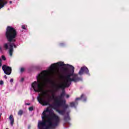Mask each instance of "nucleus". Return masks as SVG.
Returning a JSON list of instances; mask_svg holds the SVG:
<instances>
[{"mask_svg": "<svg viewBox=\"0 0 129 129\" xmlns=\"http://www.w3.org/2000/svg\"><path fill=\"white\" fill-rule=\"evenodd\" d=\"M42 121L38 122V129H54L60 122V117L51 111L49 108L42 112Z\"/></svg>", "mask_w": 129, "mask_h": 129, "instance_id": "nucleus-1", "label": "nucleus"}, {"mask_svg": "<svg viewBox=\"0 0 129 129\" xmlns=\"http://www.w3.org/2000/svg\"><path fill=\"white\" fill-rule=\"evenodd\" d=\"M17 36H18V32H17L16 29L11 26L7 27L5 36L9 43H5L3 45V48L5 50H9V46H10L9 54L10 56H13L14 47V48H17V45L15 44V42L17 41L16 39Z\"/></svg>", "mask_w": 129, "mask_h": 129, "instance_id": "nucleus-2", "label": "nucleus"}, {"mask_svg": "<svg viewBox=\"0 0 129 129\" xmlns=\"http://www.w3.org/2000/svg\"><path fill=\"white\" fill-rule=\"evenodd\" d=\"M47 73L48 71H42L37 76V81H34L31 84V87L35 92H42L44 88L46 87L48 85V83L52 82V80L47 77Z\"/></svg>", "mask_w": 129, "mask_h": 129, "instance_id": "nucleus-3", "label": "nucleus"}, {"mask_svg": "<svg viewBox=\"0 0 129 129\" xmlns=\"http://www.w3.org/2000/svg\"><path fill=\"white\" fill-rule=\"evenodd\" d=\"M71 68V73L68 74L66 77V81L64 82L65 84H67L69 87L71 85V82H73L76 83L82 80L81 78L78 77V74H74V68L73 66L70 65Z\"/></svg>", "mask_w": 129, "mask_h": 129, "instance_id": "nucleus-4", "label": "nucleus"}, {"mask_svg": "<svg viewBox=\"0 0 129 129\" xmlns=\"http://www.w3.org/2000/svg\"><path fill=\"white\" fill-rule=\"evenodd\" d=\"M50 98L53 100H54V105L56 107H60V106H62L63 104H65V103H66V101L61 100L55 97L54 93L52 94V96L50 97Z\"/></svg>", "mask_w": 129, "mask_h": 129, "instance_id": "nucleus-5", "label": "nucleus"}, {"mask_svg": "<svg viewBox=\"0 0 129 129\" xmlns=\"http://www.w3.org/2000/svg\"><path fill=\"white\" fill-rule=\"evenodd\" d=\"M52 88L54 89V91H59L60 89H62V90H64L65 88L69 87V86L67 84H56L55 83H52Z\"/></svg>", "mask_w": 129, "mask_h": 129, "instance_id": "nucleus-6", "label": "nucleus"}, {"mask_svg": "<svg viewBox=\"0 0 129 129\" xmlns=\"http://www.w3.org/2000/svg\"><path fill=\"white\" fill-rule=\"evenodd\" d=\"M57 65L59 67H62V66H65L66 64H64V62H59L56 63H52L49 69L50 72L53 73L55 71V69H56L57 67Z\"/></svg>", "mask_w": 129, "mask_h": 129, "instance_id": "nucleus-7", "label": "nucleus"}, {"mask_svg": "<svg viewBox=\"0 0 129 129\" xmlns=\"http://www.w3.org/2000/svg\"><path fill=\"white\" fill-rule=\"evenodd\" d=\"M2 70L6 75H11L12 74V68L7 65H3Z\"/></svg>", "mask_w": 129, "mask_h": 129, "instance_id": "nucleus-8", "label": "nucleus"}, {"mask_svg": "<svg viewBox=\"0 0 129 129\" xmlns=\"http://www.w3.org/2000/svg\"><path fill=\"white\" fill-rule=\"evenodd\" d=\"M84 73L87 74V75L90 76V74L89 73V70H88V68L85 66L81 68L78 74L79 75H83Z\"/></svg>", "mask_w": 129, "mask_h": 129, "instance_id": "nucleus-9", "label": "nucleus"}, {"mask_svg": "<svg viewBox=\"0 0 129 129\" xmlns=\"http://www.w3.org/2000/svg\"><path fill=\"white\" fill-rule=\"evenodd\" d=\"M62 106H63L64 108L62 110H60L56 109V112H58L60 115H64L65 114V112H66V109L69 107V106L67 104H63Z\"/></svg>", "mask_w": 129, "mask_h": 129, "instance_id": "nucleus-10", "label": "nucleus"}, {"mask_svg": "<svg viewBox=\"0 0 129 129\" xmlns=\"http://www.w3.org/2000/svg\"><path fill=\"white\" fill-rule=\"evenodd\" d=\"M37 100L40 104H43V102L44 103L43 105H47V104H49V102H50V99H48V101H44V98L41 97V94L39 95V96L37 97Z\"/></svg>", "mask_w": 129, "mask_h": 129, "instance_id": "nucleus-11", "label": "nucleus"}, {"mask_svg": "<svg viewBox=\"0 0 129 129\" xmlns=\"http://www.w3.org/2000/svg\"><path fill=\"white\" fill-rule=\"evenodd\" d=\"M7 4H8V1L6 0H0V10L2 9V8H4Z\"/></svg>", "mask_w": 129, "mask_h": 129, "instance_id": "nucleus-12", "label": "nucleus"}, {"mask_svg": "<svg viewBox=\"0 0 129 129\" xmlns=\"http://www.w3.org/2000/svg\"><path fill=\"white\" fill-rule=\"evenodd\" d=\"M9 120L10 121L11 125L13 126L15 122V119L14 118V116L13 115H11L9 116Z\"/></svg>", "mask_w": 129, "mask_h": 129, "instance_id": "nucleus-13", "label": "nucleus"}, {"mask_svg": "<svg viewBox=\"0 0 129 129\" xmlns=\"http://www.w3.org/2000/svg\"><path fill=\"white\" fill-rule=\"evenodd\" d=\"M78 102L75 101V102H72L70 103V105L71 107H76V105H78Z\"/></svg>", "mask_w": 129, "mask_h": 129, "instance_id": "nucleus-14", "label": "nucleus"}, {"mask_svg": "<svg viewBox=\"0 0 129 129\" xmlns=\"http://www.w3.org/2000/svg\"><path fill=\"white\" fill-rule=\"evenodd\" d=\"M67 115H66L64 116V121H68L69 120H70L71 118H70V116H69V114L68 113H67Z\"/></svg>", "mask_w": 129, "mask_h": 129, "instance_id": "nucleus-15", "label": "nucleus"}, {"mask_svg": "<svg viewBox=\"0 0 129 129\" xmlns=\"http://www.w3.org/2000/svg\"><path fill=\"white\" fill-rule=\"evenodd\" d=\"M65 96V92L63 91L59 96H58V99L62 100V98Z\"/></svg>", "mask_w": 129, "mask_h": 129, "instance_id": "nucleus-16", "label": "nucleus"}, {"mask_svg": "<svg viewBox=\"0 0 129 129\" xmlns=\"http://www.w3.org/2000/svg\"><path fill=\"white\" fill-rule=\"evenodd\" d=\"M83 96H84V94H82L80 97L76 98V101H77V100H81V99H82V98H83Z\"/></svg>", "mask_w": 129, "mask_h": 129, "instance_id": "nucleus-17", "label": "nucleus"}, {"mask_svg": "<svg viewBox=\"0 0 129 129\" xmlns=\"http://www.w3.org/2000/svg\"><path fill=\"white\" fill-rule=\"evenodd\" d=\"M82 99H83V101H84V102H85V101H86L87 98L86 97V96H85V95L84 94Z\"/></svg>", "mask_w": 129, "mask_h": 129, "instance_id": "nucleus-18", "label": "nucleus"}, {"mask_svg": "<svg viewBox=\"0 0 129 129\" xmlns=\"http://www.w3.org/2000/svg\"><path fill=\"white\" fill-rule=\"evenodd\" d=\"M23 110H19L18 112V115H22L23 114Z\"/></svg>", "mask_w": 129, "mask_h": 129, "instance_id": "nucleus-19", "label": "nucleus"}, {"mask_svg": "<svg viewBox=\"0 0 129 129\" xmlns=\"http://www.w3.org/2000/svg\"><path fill=\"white\" fill-rule=\"evenodd\" d=\"M3 66V60L0 58V68Z\"/></svg>", "mask_w": 129, "mask_h": 129, "instance_id": "nucleus-20", "label": "nucleus"}, {"mask_svg": "<svg viewBox=\"0 0 129 129\" xmlns=\"http://www.w3.org/2000/svg\"><path fill=\"white\" fill-rule=\"evenodd\" d=\"M29 110L32 111V110H34V107L33 106L30 107L29 108Z\"/></svg>", "mask_w": 129, "mask_h": 129, "instance_id": "nucleus-21", "label": "nucleus"}, {"mask_svg": "<svg viewBox=\"0 0 129 129\" xmlns=\"http://www.w3.org/2000/svg\"><path fill=\"white\" fill-rule=\"evenodd\" d=\"M59 46L60 47H64V46H65V44L63 43H61L59 44Z\"/></svg>", "mask_w": 129, "mask_h": 129, "instance_id": "nucleus-22", "label": "nucleus"}, {"mask_svg": "<svg viewBox=\"0 0 129 129\" xmlns=\"http://www.w3.org/2000/svg\"><path fill=\"white\" fill-rule=\"evenodd\" d=\"M24 71H25V69L23 68H22L20 70V72L22 73V72H24Z\"/></svg>", "mask_w": 129, "mask_h": 129, "instance_id": "nucleus-23", "label": "nucleus"}, {"mask_svg": "<svg viewBox=\"0 0 129 129\" xmlns=\"http://www.w3.org/2000/svg\"><path fill=\"white\" fill-rule=\"evenodd\" d=\"M43 95H48V96H49V94H48V93L47 92H44L43 93Z\"/></svg>", "mask_w": 129, "mask_h": 129, "instance_id": "nucleus-24", "label": "nucleus"}, {"mask_svg": "<svg viewBox=\"0 0 129 129\" xmlns=\"http://www.w3.org/2000/svg\"><path fill=\"white\" fill-rule=\"evenodd\" d=\"M22 28L23 30H26V26L25 25H22Z\"/></svg>", "mask_w": 129, "mask_h": 129, "instance_id": "nucleus-25", "label": "nucleus"}, {"mask_svg": "<svg viewBox=\"0 0 129 129\" xmlns=\"http://www.w3.org/2000/svg\"><path fill=\"white\" fill-rule=\"evenodd\" d=\"M2 58L3 60H4V61L6 60V57L4 55H2Z\"/></svg>", "mask_w": 129, "mask_h": 129, "instance_id": "nucleus-26", "label": "nucleus"}, {"mask_svg": "<svg viewBox=\"0 0 129 129\" xmlns=\"http://www.w3.org/2000/svg\"><path fill=\"white\" fill-rule=\"evenodd\" d=\"M4 84V81H0V85H3Z\"/></svg>", "mask_w": 129, "mask_h": 129, "instance_id": "nucleus-27", "label": "nucleus"}, {"mask_svg": "<svg viewBox=\"0 0 129 129\" xmlns=\"http://www.w3.org/2000/svg\"><path fill=\"white\" fill-rule=\"evenodd\" d=\"M25 105H31V103H26L25 104Z\"/></svg>", "mask_w": 129, "mask_h": 129, "instance_id": "nucleus-28", "label": "nucleus"}, {"mask_svg": "<svg viewBox=\"0 0 129 129\" xmlns=\"http://www.w3.org/2000/svg\"><path fill=\"white\" fill-rule=\"evenodd\" d=\"M24 80H25V79H24V78H22L21 79V82H24Z\"/></svg>", "mask_w": 129, "mask_h": 129, "instance_id": "nucleus-29", "label": "nucleus"}, {"mask_svg": "<svg viewBox=\"0 0 129 129\" xmlns=\"http://www.w3.org/2000/svg\"><path fill=\"white\" fill-rule=\"evenodd\" d=\"M10 82H11V83H12V82H14V79H11L10 80Z\"/></svg>", "mask_w": 129, "mask_h": 129, "instance_id": "nucleus-30", "label": "nucleus"}, {"mask_svg": "<svg viewBox=\"0 0 129 129\" xmlns=\"http://www.w3.org/2000/svg\"><path fill=\"white\" fill-rule=\"evenodd\" d=\"M4 77L5 78V79H8V77H7V75H5Z\"/></svg>", "mask_w": 129, "mask_h": 129, "instance_id": "nucleus-31", "label": "nucleus"}, {"mask_svg": "<svg viewBox=\"0 0 129 129\" xmlns=\"http://www.w3.org/2000/svg\"><path fill=\"white\" fill-rule=\"evenodd\" d=\"M3 51V48H2V46H0V52H2Z\"/></svg>", "mask_w": 129, "mask_h": 129, "instance_id": "nucleus-32", "label": "nucleus"}, {"mask_svg": "<svg viewBox=\"0 0 129 129\" xmlns=\"http://www.w3.org/2000/svg\"><path fill=\"white\" fill-rule=\"evenodd\" d=\"M70 97V96L69 95H66V97H67V98H69Z\"/></svg>", "mask_w": 129, "mask_h": 129, "instance_id": "nucleus-33", "label": "nucleus"}, {"mask_svg": "<svg viewBox=\"0 0 129 129\" xmlns=\"http://www.w3.org/2000/svg\"><path fill=\"white\" fill-rule=\"evenodd\" d=\"M28 129L31 128V125H28Z\"/></svg>", "mask_w": 129, "mask_h": 129, "instance_id": "nucleus-34", "label": "nucleus"}, {"mask_svg": "<svg viewBox=\"0 0 129 129\" xmlns=\"http://www.w3.org/2000/svg\"><path fill=\"white\" fill-rule=\"evenodd\" d=\"M64 71H67V68H64Z\"/></svg>", "mask_w": 129, "mask_h": 129, "instance_id": "nucleus-35", "label": "nucleus"}, {"mask_svg": "<svg viewBox=\"0 0 129 129\" xmlns=\"http://www.w3.org/2000/svg\"><path fill=\"white\" fill-rule=\"evenodd\" d=\"M10 4H12V1H10Z\"/></svg>", "mask_w": 129, "mask_h": 129, "instance_id": "nucleus-36", "label": "nucleus"}, {"mask_svg": "<svg viewBox=\"0 0 129 129\" xmlns=\"http://www.w3.org/2000/svg\"><path fill=\"white\" fill-rule=\"evenodd\" d=\"M0 116H2V114H1Z\"/></svg>", "mask_w": 129, "mask_h": 129, "instance_id": "nucleus-37", "label": "nucleus"}, {"mask_svg": "<svg viewBox=\"0 0 129 129\" xmlns=\"http://www.w3.org/2000/svg\"><path fill=\"white\" fill-rule=\"evenodd\" d=\"M6 129H9L8 128H6Z\"/></svg>", "mask_w": 129, "mask_h": 129, "instance_id": "nucleus-38", "label": "nucleus"}]
</instances>
